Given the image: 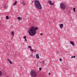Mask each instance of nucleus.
I'll return each instance as SVG.
<instances>
[{"label": "nucleus", "instance_id": "1", "mask_svg": "<svg viewBox=\"0 0 77 77\" xmlns=\"http://www.w3.org/2000/svg\"><path fill=\"white\" fill-rule=\"evenodd\" d=\"M38 30V28L32 26L31 27L28 31V34L31 36H33L36 34V30Z\"/></svg>", "mask_w": 77, "mask_h": 77}, {"label": "nucleus", "instance_id": "2", "mask_svg": "<svg viewBox=\"0 0 77 77\" xmlns=\"http://www.w3.org/2000/svg\"><path fill=\"white\" fill-rule=\"evenodd\" d=\"M34 5L37 9H42V6H41V3L39 1L35 0V1Z\"/></svg>", "mask_w": 77, "mask_h": 77}, {"label": "nucleus", "instance_id": "3", "mask_svg": "<svg viewBox=\"0 0 77 77\" xmlns=\"http://www.w3.org/2000/svg\"><path fill=\"white\" fill-rule=\"evenodd\" d=\"M31 75L33 77H36L37 75V72L34 70H32L30 72Z\"/></svg>", "mask_w": 77, "mask_h": 77}, {"label": "nucleus", "instance_id": "4", "mask_svg": "<svg viewBox=\"0 0 77 77\" xmlns=\"http://www.w3.org/2000/svg\"><path fill=\"white\" fill-rule=\"evenodd\" d=\"M60 8L62 10H65L66 8V6L63 3H62L60 4Z\"/></svg>", "mask_w": 77, "mask_h": 77}, {"label": "nucleus", "instance_id": "5", "mask_svg": "<svg viewBox=\"0 0 77 77\" xmlns=\"http://www.w3.org/2000/svg\"><path fill=\"white\" fill-rule=\"evenodd\" d=\"M48 3H49V5H54V4L53 3H52V2L51 1H49L48 2Z\"/></svg>", "mask_w": 77, "mask_h": 77}, {"label": "nucleus", "instance_id": "6", "mask_svg": "<svg viewBox=\"0 0 77 77\" xmlns=\"http://www.w3.org/2000/svg\"><path fill=\"white\" fill-rule=\"evenodd\" d=\"M36 59H39V54H36Z\"/></svg>", "mask_w": 77, "mask_h": 77}, {"label": "nucleus", "instance_id": "7", "mask_svg": "<svg viewBox=\"0 0 77 77\" xmlns=\"http://www.w3.org/2000/svg\"><path fill=\"white\" fill-rule=\"evenodd\" d=\"M59 26L60 29H62V28L63 26V24L61 23L60 25Z\"/></svg>", "mask_w": 77, "mask_h": 77}, {"label": "nucleus", "instance_id": "8", "mask_svg": "<svg viewBox=\"0 0 77 77\" xmlns=\"http://www.w3.org/2000/svg\"><path fill=\"white\" fill-rule=\"evenodd\" d=\"M7 60L9 62L10 64H13L12 62V61L11 60H9V59H8Z\"/></svg>", "mask_w": 77, "mask_h": 77}, {"label": "nucleus", "instance_id": "9", "mask_svg": "<svg viewBox=\"0 0 77 77\" xmlns=\"http://www.w3.org/2000/svg\"><path fill=\"white\" fill-rule=\"evenodd\" d=\"M70 43L71 44H72L73 46H74V43H73V42L71 41L70 42Z\"/></svg>", "mask_w": 77, "mask_h": 77}, {"label": "nucleus", "instance_id": "10", "mask_svg": "<svg viewBox=\"0 0 77 77\" xmlns=\"http://www.w3.org/2000/svg\"><path fill=\"white\" fill-rule=\"evenodd\" d=\"M11 34L13 36H14V31L11 32Z\"/></svg>", "mask_w": 77, "mask_h": 77}, {"label": "nucleus", "instance_id": "11", "mask_svg": "<svg viewBox=\"0 0 77 77\" xmlns=\"http://www.w3.org/2000/svg\"><path fill=\"white\" fill-rule=\"evenodd\" d=\"M17 18L19 20V21H21V20H22V18L20 17H18Z\"/></svg>", "mask_w": 77, "mask_h": 77}, {"label": "nucleus", "instance_id": "12", "mask_svg": "<svg viewBox=\"0 0 77 77\" xmlns=\"http://www.w3.org/2000/svg\"><path fill=\"white\" fill-rule=\"evenodd\" d=\"M2 72L0 70V77H2Z\"/></svg>", "mask_w": 77, "mask_h": 77}, {"label": "nucleus", "instance_id": "13", "mask_svg": "<svg viewBox=\"0 0 77 77\" xmlns=\"http://www.w3.org/2000/svg\"><path fill=\"white\" fill-rule=\"evenodd\" d=\"M17 1H15L14 2V3L13 5L14 6H15V5H16V4H17Z\"/></svg>", "mask_w": 77, "mask_h": 77}, {"label": "nucleus", "instance_id": "14", "mask_svg": "<svg viewBox=\"0 0 77 77\" xmlns=\"http://www.w3.org/2000/svg\"><path fill=\"white\" fill-rule=\"evenodd\" d=\"M73 10L74 12H75V8H73Z\"/></svg>", "mask_w": 77, "mask_h": 77}, {"label": "nucleus", "instance_id": "15", "mask_svg": "<svg viewBox=\"0 0 77 77\" xmlns=\"http://www.w3.org/2000/svg\"><path fill=\"white\" fill-rule=\"evenodd\" d=\"M6 19L7 20H9V17L8 16H7L6 17Z\"/></svg>", "mask_w": 77, "mask_h": 77}, {"label": "nucleus", "instance_id": "16", "mask_svg": "<svg viewBox=\"0 0 77 77\" xmlns=\"http://www.w3.org/2000/svg\"><path fill=\"white\" fill-rule=\"evenodd\" d=\"M4 8H5V9L7 8V5H5V6H4Z\"/></svg>", "mask_w": 77, "mask_h": 77}, {"label": "nucleus", "instance_id": "17", "mask_svg": "<svg viewBox=\"0 0 77 77\" xmlns=\"http://www.w3.org/2000/svg\"><path fill=\"white\" fill-rule=\"evenodd\" d=\"M30 51H32V52H33V51H33V50L32 48L30 49Z\"/></svg>", "mask_w": 77, "mask_h": 77}, {"label": "nucleus", "instance_id": "18", "mask_svg": "<svg viewBox=\"0 0 77 77\" xmlns=\"http://www.w3.org/2000/svg\"><path fill=\"white\" fill-rule=\"evenodd\" d=\"M22 4H23V5H24L25 6V4L24 3V2H23L21 3Z\"/></svg>", "mask_w": 77, "mask_h": 77}, {"label": "nucleus", "instance_id": "19", "mask_svg": "<svg viewBox=\"0 0 77 77\" xmlns=\"http://www.w3.org/2000/svg\"><path fill=\"white\" fill-rule=\"evenodd\" d=\"M28 48H30V49H31L32 47H31V46H29Z\"/></svg>", "mask_w": 77, "mask_h": 77}, {"label": "nucleus", "instance_id": "20", "mask_svg": "<svg viewBox=\"0 0 77 77\" xmlns=\"http://www.w3.org/2000/svg\"><path fill=\"white\" fill-rule=\"evenodd\" d=\"M26 36H23V38H24V39H26Z\"/></svg>", "mask_w": 77, "mask_h": 77}, {"label": "nucleus", "instance_id": "21", "mask_svg": "<svg viewBox=\"0 0 77 77\" xmlns=\"http://www.w3.org/2000/svg\"><path fill=\"white\" fill-rule=\"evenodd\" d=\"M39 71H41V69H42V68H41L40 67L39 68Z\"/></svg>", "mask_w": 77, "mask_h": 77}, {"label": "nucleus", "instance_id": "22", "mask_svg": "<svg viewBox=\"0 0 77 77\" xmlns=\"http://www.w3.org/2000/svg\"><path fill=\"white\" fill-rule=\"evenodd\" d=\"M59 60H60V62H62V59L60 58L59 59Z\"/></svg>", "mask_w": 77, "mask_h": 77}, {"label": "nucleus", "instance_id": "23", "mask_svg": "<svg viewBox=\"0 0 77 77\" xmlns=\"http://www.w3.org/2000/svg\"><path fill=\"white\" fill-rule=\"evenodd\" d=\"M25 41H27V40L26 39V38H25Z\"/></svg>", "mask_w": 77, "mask_h": 77}, {"label": "nucleus", "instance_id": "24", "mask_svg": "<svg viewBox=\"0 0 77 77\" xmlns=\"http://www.w3.org/2000/svg\"><path fill=\"white\" fill-rule=\"evenodd\" d=\"M75 56H73V58H75Z\"/></svg>", "mask_w": 77, "mask_h": 77}, {"label": "nucleus", "instance_id": "25", "mask_svg": "<svg viewBox=\"0 0 77 77\" xmlns=\"http://www.w3.org/2000/svg\"><path fill=\"white\" fill-rule=\"evenodd\" d=\"M51 74V73H49V75H50Z\"/></svg>", "mask_w": 77, "mask_h": 77}, {"label": "nucleus", "instance_id": "26", "mask_svg": "<svg viewBox=\"0 0 77 77\" xmlns=\"http://www.w3.org/2000/svg\"><path fill=\"white\" fill-rule=\"evenodd\" d=\"M43 35V34L42 33L41 34V35Z\"/></svg>", "mask_w": 77, "mask_h": 77}, {"label": "nucleus", "instance_id": "27", "mask_svg": "<svg viewBox=\"0 0 77 77\" xmlns=\"http://www.w3.org/2000/svg\"><path fill=\"white\" fill-rule=\"evenodd\" d=\"M71 58H73V56H72L71 57Z\"/></svg>", "mask_w": 77, "mask_h": 77}, {"label": "nucleus", "instance_id": "28", "mask_svg": "<svg viewBox=\"0 0 77 77\" xmlns=\"http://www.w3.org/2000/svg\"><path fill=\"white\" fill-rule=\"evenodd\" d=\"M32 3H33V1H32Z\"/></svg>", "mask_w": 77, "mask_h": 77}, {"label": "nucleus", "instance_id": "29", "mask_svg": "<svg viewBox=\"0 0 77 77\" xmlns=\"http://www.w3.org/2000/svg\"><path fill=\"white\" fill-rule=\"evenodd\" d=\"M14 36H13V37H12V38H13Z\"/></svg>", "mask_w": 77, "mask_h": 77}, {"label": "nucleus", "instance_id": "30", "mask_svg": "<svg viewBox=\"0 0 77 77\" xmlns=\"http://www.w3.org/2000/svg\"><path fill=\"white\" fill-rule=\"evenodd\" d=\"M50 23H51V22H50Z\"/></svg>", "mask_w": 77, "mask_h": 77}, {"label": "nucleus", "instance_id": "31", "mask_svg": "<svg viewBox=\"0 0 77 77\" xmlns=\"http://www.w3.org/2000/svg\"><path fill=\"white\" fill-rule=\"evenodd\" d=\"M35 52H36V51H35Z\"/></svg>", "mask_w": 77, "mask_h": 77}, {"label": "nucleus", "instance_id": "32", "mask_svg": "<svg viewBox=\"0 0 77 77\" xmlns=\"http://www.w3.org/2000/svg\"><path fill=\"white\" fill-rule=\"evenodd\" d=\"M68 14H69V13H68Z\"/></svg>", "mask_w": 77, "mask_h": 77}]
</instances>
